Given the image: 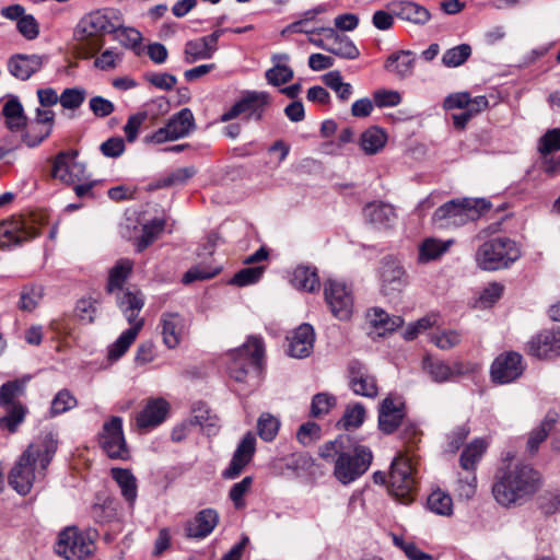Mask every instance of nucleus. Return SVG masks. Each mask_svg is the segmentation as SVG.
Returning <instances> with one entry per match:
<instances>
[{
    "label": "nucleus",
    "instance_id": "41",
    "mask_svg": "<svg viewBox=\"0 0 560 560\" xmlns=\"http://www.w3.org/2000/svg\"><path fill=\"white\" fill-rule=\"evenodd\" d=\"M368 317L371 326L375 329L378 336L389 334L402 325L401 317L390 316L381 308L371 310Z\"/></svg>",
    "mask_w": 560,
    "mask_h": 560
},
{
    "label": "nucleus",
    "instance_id": "50",
    "mask_svg": "<svg viewBox=\"0 0 560 560\" xmlns=\"http://www.w3.org/2000/svg\"><path fill=\"white\" fill-rule=\"evenodd\" d=\"M165 222L160 219L152 220L148 224L143 225L142 235L138 241V250L141 252L145 249L150 244H152L158 236L164 230Z\"/></svg>",
    "mask_w": 560,
    "mask_h": 560
},
{
    "label": "nucleus",
    "instance_id": "47",
    "mask_svg": "<svg viewBox=\"0 0 560 560\" xmlns=\"http://www.w3.org/2000/svg\"><path fill=\"white\" fill-rule=\"evenodd\" d=\"M112 32L115 33V38L125 47L132 49L137 55L141 54V33L133 27H114Z\"/></svg>",
    "mask_w": 560,
    "mask_h": 560
},
{
    "label": "nucleus",
    "instance_id": "12",
    "mask_svg": "<svg viewBox=\"0 0 560 560\" xmlns=\"http://www.w3.org/2000/svg\"><path fill=\"white\" fill-rule=\"evenodd\" d=\"M324 295L332 315L340 320H348L353 313L351 288L341 280L328 279L324 285Z\"/></svg>",
    "mask_w": 560,
    "mask_h": 560
},
{
    "label": "nucleus",
    "instance_id": "30",
    "mask_svg": "<svg viewBox=\"0 0 560 560\" xmlns=\"http://www.w3.org/2000/svg\"><path fill=\"white\" fill-rule=\"evenodd\" d=\"M488 106L489 102L486 96L479 95L476 97H471L466 92L450 94L448 96L445 97L443 103V107L446 110L462 108L465 109L470 115V117L487 109Z\"/></svg>",
    "mask_w": 560,
    "mask_h": 560
},
{
    "label": "nucleus",
    "instance_id": "15",
    "mask_svg": "<svg viewBox=\"0 0 560 560\" xmlns=\"http://www.w3.org/2000/svg\"><path fill=\"white\" fill-rule=\"evenodd\" d=\"M270 103V97L266 92H248L229 110L221 116L222 121H229L237 116L245 114L249 119L260 120L266 107Z\"/></svg>",
    "mask_w": 560,
    "mask_h": 560
},
{
    "label": "nucleus",
    "instance_id": "22",
    "mask_svg": "<svg viewBox=\"0 0 560 560\" xmlns=\"http://www.w3.org/2000/svg\"><path fill=\"white\" fill-rule=\"evenodd\" d=\"M387 8L395 16L413 25L422 26L431 20L430 11L413 1L394 0L387 4Z\"/></svg>",
    "mask_w": 560,
    "mask_h": 560
},
{
    "label": "nucleus",
    "instance_id": "60",
    "mask_svg": "<svg viewBox=\"0 0 560 560\" xmlns=\"http://www.w3.org/2000/svg\"><path fill=\"white\" fill-rule=\"evenodd\" d=\"M195 173L196 171L192 166L178 168L168 176H166L165 178H163L162 180H159L158 184L155 185V188L183 185L189 178H191L195 175Z\"/></svg>",
    "mask_w": 560,
    "mask_h": 560
},
{
    "label": "nucleus",
    "instance_id": "35",
    "mask_svg": "<svg viewBox=\"0 0 560 560\" xmlns=\"http://www.w3.org/2000/svg\"><path fill=\"white\" fill-rule=\"evenodd\" d=\"M144 325V319L137 320L133 326L124 331L118 339L108 347V360L114 362L119 360L137 339Z\"/></svg>",
    "mask_w": 560,
    "mask_h": 560
},
{
    "label": "nucleus",
    "instance_id": "31",
    "mask_svg": "<svg viewBox=\"0 0 560 560\" xmlns=\"http://www.w3.org/2000/svg\"><path fill=\"white\" fill-rule=\"evenodd\" d=\"M319 32L328 40V52L346 59L359 57V49L347 36L339 34L332 27H320Z\"/></svg>",
    "mask_w": 560,
    "mask_h": 560
},
{
    "label": "nucleus",
    "instance_id": "13",
    "mask_svg": "<svg viewBox=\"0 0 560 560\" xmlns=\"http://www.w3.org/2000/svg\"><path fill=\"white\" fill-rule=\"evenodd\" d=\"M195 129V118L189 108H183L168 122L145 138L149 143L161 144L188 136Z\"/></svg>",
    "mask_w": 560,
    "mask_h": 560
},
{
    "label": "nucleus",
    "instance_id": "8",
    "mask_svg": "<svg viewBox=\"0 0 560 560\" xmlns=\"http://www.w3.org/2000/svg\"><path fill=\"white\" fill-rule=\"evenodd\" d=\"M78 155L77 150L60 151L50 161L51 178L65 185H74L88 179L86 166L78 161Z\"/></svg>",
    "mask_w": 560,
    "mask_h": 560
},
{
    "label": "nucleus",
    "instance_id": "49",
    "mask_svg": "<svg viewBox=\"0 0 560 560\" xmlns=\"http://www.w3.org/2000/svg\"><path fill=\"white\" fill-rule=\"evenodd\" d=\"M471 55V47L468 44H462L446 50L442 57V62L448 68L462 66Z\"/></svg>",
    "mask_w": 560,
    "mask_h": 560
},
{
    "label": "nucleus",
    "instance_id": "6",
    "mask_svg": "<svg viewBox=\"0 0 560 560\" xmlns=\"http://www.w3.org/2000/svg\"><path fill=\"white\" fill-rule=\"evenodd\" d=\"M489 208L490 203L485 199L452 200L435 210L433 221L441 226H459L477 220Z\"/></svg>",
    "mask_w": 560,
    "mask_h": 560
},
{
    "label": "nucleus",
    "instance_id": "53",
    "mask_svg": "<svg viewBox=\"0 0 560 560\" xmlns=\"http://www.w3.org/2000/svg\"><path fill=\"white\" fill-rule=\"evenodd\" d=\"M552 420L545 419L537 428H535L528 436L527 440V451L530 454H535L540 445L547 436L552 427Z\"/></svg>",
    "mask_w": 560,
    "mask_h": 560
},
{
    "label": "nucleus",
    "instance_id": "28",
    "mask_svg": "<svg viewBox=\"0 0 560 560\" xmlns=\"http://www.w3.org/2000/svg\"><path fill=\"white\" fill-rule=\"evenodd\" d=\"M256 439L252 433L245 434L237 446L230 466L224 470L223 476L228 479L236 478L246 465L252 460L255 453Z\"/></svg>",
    "mask_w": 560,
    "mask_h": 560
},
{
    "label": "nucleus",
    "instance_id": "38",
    "mask_svg": "<svg viewBox=\"0 0 560 560\" xmlns=\"http://www.w3.org/2000/svg\"><path fill=\"white\" fill-rule=\"evenodd\" d=\"M42 58L39 56H16L11 58L9 70L12 75L20 80L28 79L34 72L42 67Z\"/></svg>",
    "mask_w": 560,
    "mask_h": 560
},
{
    "label": "nucleus",
    "instance_id": "43",
    "mask_svg": "<svg viewBox=\"0 0 560 560\" xmlns=\"http://www.w3.org/2000/svg\"><path fill=\"white\" fill-rule=\"evenodd\" d=\"M113 479L120 488L121 495L130 504L133 505L137 499V479L129 469L113 468L110 470Z\"/></svg>",
    "mask_w": 560,
    "mask_h": 560
},
{
    "label": "nucleus",
    "instance_id": "32",
    "mask_svg": "<svg viewBox=\"0 0 560 560\" xmlns=\"http://www.w3.org/2000/svg\"><path fill=\"white\" fill-rule=\"evenodd\" d=\"M363 215L365 221L374 229H387L390 228L395 220V209L384 202H372L364 207Z\"/></svg>",
    "mask_w": 560,
    "mask_h": 560
},
{
    "label": "nucleus",
    "instance_id": "51",
    "mask_svg": "<svg viewBox=\"0 0 560 560\" xmlns=\"http://www.w3.org/2000/svg\"><path fill=\"white\" fill-rule=\"evenodd\" d=\"M265 272V267H247L237 271L230 283L236 287H247L260 280Z\"/></svg>",
    "mask_w": 560,
    "mask_h": 560
},
{
    "label": "nucleus",
    "instance_id": "36",
    "mask_svg": "<svg viewBox=\"0 0 560 560\" xmlns=\"http://www.w3.org/2000/svg\"><path fill=\"white\" fill-rule=\"evenodd\" d=\"M360 149L368 155L377 154L387 143V133L377 126L365 129L359 138Z\"/></svg>",
    "mask_w": 560,
    "mask_h": 560
},
{
    "label": "nucleus",
    "instance_id": "46",
    "mask_svg": "<svg viewBox=\"0 0 560 560\" xmlns=\"http://www.w3.org/2000/svg\"><path fill=\"white\" fill-rule=\"evenodd\" d=\"M487 448V442L476 439L469 443L460 456V466L464 470L474 471L476 464L481 459Z\"/></svg>",
    "mask_w": 560,
    "mask_h": 560
},
{
    "label": "nucleus",
    "instance_id": "5",
    "mask_svg": "<svg viewBox=\"0 0 560 560\" xmlns=\"http://www.w3.org/2000/svg\"><path fill=\"white\" fill-rule=\"evenodd\" d=\"M520 246L506 237H495L482 243L475 254L477 266L485 271L509 268L520 259Z\"/></svg>",
    "mask_w": 560,
    "mask_h": 560
},
{
    "label": "nucleus",
    "instance_id": "20",
    "mask_svg": "<svg viewBox=\"0 0 560 560\" xmlns=\"http://www.w3.org/2000/svg\"><path fill=\"white\" fill-rule=\"evenodd\" d=\"M38 229L28 222L13 219L0 223V248L20 244L38 235Z\"/></svg>",
    "mask_w": 560,
    "mask_h": 560
},
{
    "label": "nucleus",
    "instance_id": "34",
    "mask_svg": "<svg viewBox=\"0 0 560 560\" xmlns=\"http://www.w3.org/2000/svg\"><path fill=\"white\" fill-rule=\"evenodd\" d=\"M273 67L266 71V80L269 84L279 86L293 78V70L289 66L290 56L285 52L275 54L271 57Z\"/></svg>",
    "mask_w": 560,
    "mask_h": 560
},
{
    "label": "nucleus",
    "instance_id": "44",
    "mask_svg": "<svg viewBox=\"0 0 560 560\" xmlns=\"http://www.w3.org/2000/svg\"><path fill=\"white\" fill-rule=\"evenodd\" d=\"M133 264L129 259L119 260L108 273L106 290L108 293H117L125 290L124 284L132 271Z\"/></svg>",
    "mask_w": 560,
    "mask_h": 560
},
{
    "label": "nucleus",
    "instance_id": "7",
    "mask_svg": "<svg viewBox=\"0 0 560 560\" xmlns=\"http://www.w3.org/2000/svg\"><path fill=\"white\" fill-rule=\"evenodd\" d=\"M416 468L411 458L399 455L390 467L388 488L392 495L397 498L404 504L413 500L416 490Z\"/></svg>",
    "mask_w": 560,
    "mask_h": 560
},
{
    "label": "nucleus",
    "instance_id": "9",
    "mask_svg": "<svg viewBox=\"0 0 560 560\" xmlns=\"http://www.w3.org/2000/svg\"><path fill=\"white\" fill-rule=\"evenodd\" d=\"M94 541L89 533L68 527L59 534L56 551L67 560H82L92 555Z\"/></svg>",
    "mask_w": 560,
    "mask_h": 560
},
{
    "label": "nucleus",
    "instance_id": "56",
    "mask_svg": "<svg viewBox=\"0 0 560 560\" xmlns=\"http://www.w3.org/2000/svg\"><path fill=\"white\" fill-rule=\"evenodd\" d=\"M75 397L67 389L60 390L51 401L50 412L52 416L63 413L77 406Z\"/></svg>",
    "mask_w": 560,
    "mask_h": 560
},
{
    "label": "nucleus",
    "instance_id": "58",
    "mask_svg": "<svg viewBox=\"0 0 560 560\" xmlns=\"http://www.w3.org/2000/svg\"><path fill=\"white\" fill-rule=\"evenodd\" d=\"M431 341L442 350H450L460 343L462 335L456 330H441L432 335Z\"/></svg>",
    "mask_w": 560,
    "mask_h": 560
},
{
    "label": "nucleus",
    "instance_id": "21",
    "mask_svg": "<svg viewBox=\"0 0 560 560\" xmlns=\"http://www.w3.org/2000/svg\"><path fill=\"white\" fill-rule=\"evenodd\" d=\"M220 31L196 39L188 40L184 47V59L187 63L212 58L218 49Z\"/></svg>",
    "mask_w": 560,
    "mask_h": 560
},
{
    "label": "nucleus",
    "instance_id": "39",
    "mask_svg": "<svg viewBox=\"0 0 560 560\" xmlns=\"http://www.w3.org/2000/svg\"><path fill=\"white\" fill-rule=\"evenodd\" d=\"M452 244V240L442 241L435 237L424 238L419 244L418 261L421 264H427L429 261L439 259L450 249Z\"/></svg>",
    "mask_w": 560,
    "mask_h": 560
},
{
    "label": "nucleus",
    "instance_id": "18",
    "mask_svg": "<svg viewBox=\"0 0 560 560\" xmlns=\"http://www.w3.org/2000/svg\"><path fill=\"white\" fill-rule=\"evenodd\" d=\"M405 417V405L399 396L388 395L378 409V428L386 434L393 433Z\"/></svg>",
    "mask_w": 560,
    "mask_h": 560
},
{
    "label": "nucleus",
    "instance_id": "59",
    "mask_svg": "<svg viewBox=\"0 0 560 560\" xmlns=\"http://www.w3.org/2000/svg\"><path fill=\"white\" fill-rule=\"evenodd\" d=\"M25 418V408L22 405H12L8 407V412L0 419V425L14 432Z\"/></svg>",
    "mask_w": 560,
    "mask_h": 560
},
{
    "label": "nucleus",
    "instance_id": "14",
    "mask_svg": "<svg viewBox=\"0 0 560 560\" xmlns=\"http://www.w3.org/2000/svg\"><path fill=\"white\" fill-rule=\"evenodd\" d=\"M100 444L110 458L125 460L129 457L121 418L112 417L104 422L100 433Z\"/></svg>",
    "mask_w": 560,
    "mask_h": 560
},
{
    "label": "nucleus",
    "instance_id": "52",
    "mask_svg": "<svg viewBox=\"0 0 560 560\" xmlns=\"http://www.w3.org/2000/svg\"><path fill=\"white\" fill-rule=\"evenodd\" d=\"M259 436L270 442L272 441L280 428V421L270 413H262L257 423Z\"/></svg>",
    "mask_w": 560,
    "mask_h": 560
},
{
    "label": "nucleus",
    "instance_id": "63",
    "mask_svg": "<svg viewBox=\"0 0 560 560\" xmlns=\"http://www.w3.org/2000/svg\"><path fill=\"white\" fill-rule=\"evenodd\" d=\"M320 427L315 422H306L302 424L296 433L298 441L308 446L320 439Z\"/></svg>",
    "mask_w": 560,
    "mask_h": 560
},
{
    "label": "nucleus",
    "instance_id": "1",
    "mask_svg": "<svg viewBox=\"0 0 560 560\" xmlns=\"http://www.w3.org/2000/svg\"><path fill=\"white\" fill-rule=\"evenodd\" d=\"M57 435L43 432L28 445L10 471L9 483L20 494H27L34 482L44 476L57 451Z\"/></svg>",
    "mask_w": 560,
    "mask_h": 560
},
{
    "label": "nucleus",
    "instance_id": "33",
    "mask_svg": "<svg viewBox=\"0 0 560 560\" xmlns=\"http://www.w3.org/2000/svg\"><path fill=\"white\" fill-rule=\"evenodd\" d=\"M218 523L219 514L215 510H202L188 522L186 526L187 536L192 538H205L212 533Z\"/></svg>",
    "mask_w": 560,
    "mask_h": 560
},
{
    "label": "nucleus",
    "instance_id": "37",
    "mask_svg": "<svg viewBox=\"0 0 560 560\" xmlns=\"http://www.w3.org/2000/svg\"><path fill=\"white\" fill-rule=\"evenodd\" d=\"M415 67V58L409 50H400L392 54L386 62L385 69L399 79L409 77Z\"/></svg>",
    "mask_w": 560,
    "mask_h": 560
},
{
    "label": "nucleus",
    "instance_id": "27",
    "mask_svg": "<svg viewBox=\"0 0 560 560\" xmlns=\"http://www.w3.org/2000/svg\"><path fill=\"white\" fill-rule=\"evenodd\" d=\"M161 335L164 346L175 349L179 346L184 332V318L175 312H166L160 318Z\"/></svg>",
    "mask_w": 560,
    "mask_h": 560
},
{
    "label": "nucleus",
    "instance_id": "17",
    "mask_svg": "<svg viewBox=\"0 0 560 560\" xmlns=\"http://www.w3.org/2000/svg\"><path fill=\"white\" fill-rule=\"evenodd\" d=\"M524 371L522 357L516 352H508L499 355L491 365L492 381L499 384H508L518 378Z\"/></svg>",
    "mask_w": 560,
    "mask_h": 560
},
{
    "label": "nucleus",
    "instance_id": "11",
    "mask_svg": "<svg viewBox=\"0 0 560 560\" xmlns=\"http://www.w3.org/2000/svg\"><path fill=\"white\" fill-rule=\"evenodd\" d=\"M380 291L389 299H396L408 285V275L401 261L386 257L378 269Z\"/></svg>",
    "mask_w": 560,
    "mask_h": 560
},
{
    "label": "nucleus",
    "instance_id": "26",
    "mask_svg": "<svg viewBox=\"0 0 560 560\" xmlns=\"http://www.w3.org/2000/svg\"><path fill=\"white\" fill-rule=\"evenodd\" d=\"M529 353L539 359L560 354V331L546 329L529 341Z\"/></svg>",
    "mask_w": 560,
    "mask_h": 560
},
{
    "label": "nucleus",
    "instance_id": "10",
    "mask_svg": "<svg viewBox=\"0 0 560 560\" xmlns=\"http://www.w3.org/2000/svg\"><path fill=\"white\" fill-rule=\"evenodd\" d=\"M262 351L261 340L249 337L242 347L231 353L232 360L229 365L231 376L237 382H245L248 370L258 365Z\"/></svg>",
    "mask_w": 560,
    "mask_h": 560
},
{
    "label": "nucleus",
    "instance_id": "48",
    "mask_svg": "<svg viewBox=\"0 0 560 560\" xmlns=\"http://www.w3.org/2000/svg\"><path fill=\"white\" fill-rule=\"evenodd\" d=\"M503 292V285L498 282L489 283L485 287L475 298L474 307L476 308H489L499 299Z\"/></svg>",
    "mask_w": 560,
    "mask_h": 560
},
{
    "label": "nucleus",
    "instance_id": "45",
    "mask_svg": "<svg viewBox=\"0 0 560 560\" xmlns=\"http://www.w3.org/2000/svg\"><path fill=\"white\" fill-rule=\"evenodd\" d=\"M427 506L436 515L451 516L453 514V499L441 489H435L429 494Z\"/></svg>",
    "mask_w": 560,
    "mask_h": 560
},
{
    "label": "nucleus",
    "instance_id": "55",
    "mask_svg": "<svg viewBox=\"0 0 560 560\" xmlns=\"http://www.w3.org/2000/svg\"><path fill=\"white\" fill-rule=\"evenodd\" d=\"M477 490V478L474 471L466 470V475L460 477L457 481L455 489L456 494L459 499L469 500L471 499Z\"/></svg>",
    "mask_w": 560,
    "mask_h": 560
},
{
    "label": "nucleus",
    "instance_id": "16",
    "mask_svg": "<svg viewBox=\"0 0 560 560\" xmlns=\"http://www.w3.org/2000/svg\"><path fill=\"white\" fill-rule=\"evenodd\" d=\"M55 126V113L49 108H36L35 117L27 122L22 141L28 148L38 147L47 139Z\"/></svg>",
    "mask_w": 560,
    "mask_h": 560
},
{
    "label": "nucleus",
    "instance_id": "29",
    "mask_svg": "<svg viewBox=\"0 0 560 560\" xmlns=\"http://www.w3.org/2000/svg\"><path fill=\"white\" fill-rule=\"evenodd\" d=\"M168 404L163 398H152L136 417L139 429H151L161 424L167 416Z\"/></svg>",
    "mask_w": 560,
    "mask_h": 560
},
{
    "label": "nucleus",
    "instance_id": "25",
    "mask_svg": "<svg viewBox=\"0 0 560 560\" xmlns=\"http://www.w3.org/2000/svg\"><path fill=\"white\" fill-rule=\"evenodd\" d=\"M423 371L432 381L443 383L452 380L456 375L468 373L470 369L462 362H454L452 365L441 361L425 357L422 361Z\"/></svg>",
    "mask_w": 560,
    "mask_h": 560
},
{
    "label": "nucleus",
    "instance_id": "61",
    "mask_svg": "<svg viewBox=\"0 0 560 560\" xmlns=\"http://www.w3.org/2000/svg\"><path fill=\"white\" fill-rule=\"evenodd\" d=\"M538 150L541 154H549L560 150V128L547 130L539 139Z\"/></svg>",
    "mask_w": 560,
    "mask_h": 560
},
{
    "label": "nucleus",
    "instance_id": "4",
    "mask_svg": "<svg viewBox=\"0 0 560 560\" xmlns=\"http://www.w3.org/2000/svg\"><path fill=\"white\" fill-rule=\"evenodd\" d=\"M107 32H112V23L104 12L94 11L83 16L73 34L81 57H94L103 47V35Z\"/></svg>",
    "mask_w": 560,
    "mask_h": 560
},
{
    "label": "nucleus",
    "instance_id": "23",
    "mask_svg": "<svg viewBox=\"0 0 560 560\" xmlns=\"http://www.w3.org/2000/svg\"><path fill=\"white\" fill-rule=\"evenodd\" d=\"M288 354L295 359L308 357L314 349L315 332L310 324H302L288 337Z\"/></svg>",
    "mask_w": 560,
    "mask_h": 560
},
{
    "label": "nucleus",
    "instance_id": "62",
    "mask_svg": "<svg viewBox=\"0 0 560 560\" xmlns=\"http://www.w3.org/2000/svg\"><path fill=\"white\" fill-rule=\"evenodd\" d=\"M539 505L545 514H553L560 509V490L547 489L539 497Z\"/></svg>",
    "mask_w": 560,
    "mask_h": 560
},
{
    "label": "nucleus",
    "instance_id": "57",
    "mask_svg": "<svg viewBox=\"0 0 560 560\" xmlns=\"http://www.w3.org/2000/svg\"><path fill=\"white\" fill-rule=\"evenodd\" d=\"M43 298V289L40 287L24 288L21 292L19 307L22 311L32 312L39 304Z\"/></svg>",
    "mask_w": 560,
    "mask_h": 560
},
{
    "label": "nucleus",
    "instance_id": "54",
    "mask_svg": "<svg viewBox=\"0 0 560 560\" xmlns=\"http://www.w3.org/2000/svg\"><path fill=\"white\" fill-rule=\"evenodd\" d=\"M364 419L365 408L363 405L355 402L347 407L341 422L346 429H355L363 423Z\"/></svg>",
    "mask_w": 560,
    "mask_h": 560
},
{
    "label": "nucleus",
    "instance_id": "3",
    "mask_svg": "<svg viewBox=\"0 0 560 560\" xmlns=\"http://www.w3.org/2000/svg\"><path fill=\"white\" fill-rule=\"evenodd\" d=\"M320 457L326 462L334 463V477L341 485H350L363 476L371 463L372 453L362 445L345 450L338 440L324 444L319 450Z\"/></svg>",
    "mask_w": 560,
    "mask_h": 560
},
{
    "label": "nucleus",
    "instance_id": "24",
    "mask_svg": "<svg viewBox=\"0 0 560 560\" xmlns=\"http://www.w3.org/2000/svg\"><path fill=\"white\" fill-rule=\"evenodd\" d=\"M116 301L119 310L126 316L127 322L130 326H133L138 318V315L144 306V296L142 292L136 287H126L125 290L117 292Z\"/></svg>",
    "mask_w": 560,
    "mask_h": 560
},
{
    "label": "nucleus",
    "instance_id": "40",
    "mask_svg": "<svg viewBox=\"0 0 560 560\" xmlns=\"http://www.w3.org/2000/svg\"><path fill=\"white\" fill-rule=\"evenodd\" d=\"M2 113L5 117V125L11 131H22L27 126V117L24 114V108L16 97H10L3 108Z\"/></svg>",
    "mask_w": 560,
    "mask_h": 560
},
{
    "label": "nucleus",
    "instance_id": "19",
    "mask_svg": "<svg viewBox=\"0 0 560 560\" xmlns=\"http://www.w3.org/2000/svg\"><path fill=\"white\" fill-rule=\"evenodd\" d=\"M349 385L355 395L368 398H375L378 395L375 376L360 362H352L349 366Z\"/></svg>",
    "mask_w": 560,
    "mask_h": 560
},
{
    "label": "nucleus",
    "instance_id": "42",
    "mask_svg": "<svg viewBox=\"0 0 560 560\" xmlns=\"http://www.w3.org/2000/svg\"><path fill=\"white\" fill-rule=\"evenodd\" d=\"M290 282L298 290L305 292H315L319 289L316 270L307 266H298L291 275Z\"/></svg>",
    "mask_w": 560,
    "mask_h": 560
},
{
    "label": "nucleus",
    "instance_id": "2",
    "mask_svg": "<svg viewBox=\"0 0 560 560\" xmlns=\"http://www.w3.org/2000/svg\"><path fill=\"white\" fill-rule=\"evenodd\" d=\"M540 482V475L533 467L518 463L510 464L498 475L492 494L500 505L511 508L533 495Z\"/></svg>",
    "mask_w": 560,
    "mask_h": 560
},
{
    "label": "nucleus",
    "instance_id": "64",
    "mask_svg": "<svg viewBox=\"0 0 560 560\" xmlns=\"http://www.w3.org/2000/svg\"><path fill=\"white\" fill-rule=\"evenodd\" d=\"M393 541L410 560H431V556L420 550L412 541H406L402 537L398 536H394Z\"/></svg>",
    "mask_w": 560,
    "mask_h": 560
}]
</instances>
